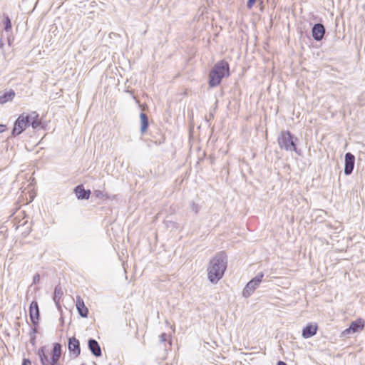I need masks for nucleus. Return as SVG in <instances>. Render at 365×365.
<instances>
[{
	"label": "nucleus",
	"mask_w": 365,
	"mask_h": 365,
	"mask_svg": "<svg viewBox=\"0 0 365 365\" xmlns=\"http://www.w3.org/2000/svg\"><path fill=\"white\" fill-rule=\"evenodd\" d=\"M227 267V256L224 251L218 252L210 260L207 277L212 284H217L224 276Z\"/></svg>",
	"instance_id": "nucleus-1"
},
{
	"label": "nucleus",
	"mask_w": 365,
	"mask_h": 365,
	"mask_svg": "<svg viewBox=\"0 0 365 365\" xmlns=\"http://www.w3.org/2000/svg\"><path fill=\"white\" fill-rule=\"evenodd\" d=\"M230 76V64L225 59L215 63L208 75V85L210 88L218 86L223 78Z\"/></svg>",
	"instance_id": "nucleus-2"
},
{
	"label": "nucleus",
	"mask_w": 365,
	"mask_h": 365,
	"mask_svg": "<svg viewBox=\"0 0 365 365\" xmlns=\"http://www.w3.org/2000/svg\"><path fill=\"white\" fill-rule=\"evenodd\" d=\"M61 353L62 345L60 343H54L51 351V357H48L50 352L46 346H42L38 349L37 355L42 365H62L59 362Z\"/></svg>",
	"instance_id": "nucleus-3"
},
{
	"label": "nucleus",
	"mask_w": 365,
	"mask_h": 365,
	"mask_svg": "<svg viewBox=\"0 0 365 365\" xmlns=\"http://www.w3.org/2000/svg\"><path fill=\"white\" fill-rule=\"evenodd\" d=\"M299 138L289 130H282L277 138L279 147L288 152H294L298 155H302V150L297 148Z\"/></svg>",
	"instance_id": "nucleus-4"
},
{
	"label": "nucleus",
	"mask_w": 365,
	"mask_h": 365,
	"mask_svg": "<svg viewBox=\"0 0 365 365\" xmlns=\"http://www.w3.org/2000/svg\"><path fill=\"white\" fill-rule=\"evenodd\" d=\"M29 113H22L16 119L11 130V136L15 138L24 133L29 127Z\"/></svg>",
	"instance_id": "nucleus-5"
},
{
	"label": "nucleus",
	"mask_w": 365,
	"mask_h": 365,
	"mask_svg": "<svg viewBox=\"0 0 365 365\" xmlns=\"http://www.w3.org/2000/svg\"><path fill=\"white\" fill-rule=\"evenodd\" d=\"M263 277L264 273L261 272H259L254 278L250 280L242 290V296L245 298L249 297L259 287Z\"/></svg>",
	"instance_id": "nucleus-6"
},
{
	"label": "nucleus",
	"mask_w": 365,
	"mask_h": 365,
	"mask_svg": "<svg viewBox=\"0 0 365 365\" xmlns=\"http://www.w3.org/2000/svg\"><path fill=\"white\" fill-rule=\"evenodd\" d=\"M29 317L34 327H38L40 319V311L36 300H33L29 305Z\"/></svg>",
	"instance_id": "nucleus-7"
},
{
	"label": "nucleus",
	"mask_w": 365,
	"mask_h": 365,
	"mask_svg": "<svg viewBox=\"0 0 365 365\" xmlns=\"http://www.w3.org/2000/svg\"><path fill=\"white\" fill-rule=\"evenodd\" d=\"M364 324L365 322L361 318L351 322L349 324V327L342 332V335L346 336L350 334H354L362 331L364 328Z\"/></svg>",
	"instance_id": "nucleus-8"
},
{
	"label": "nucleus",
	"mask_w": 365,
	"mask_h": 365,
	"mask_svg": "<svg viewBox=\"0 0 365 365\" xmlns=\"http://www.w3.org/2000/svg\"><path fill=\"white\" fill-rule=\"evenodd\" d=\"M326 34V28L322 23H316L312 28V36L316 41H321Z\"/></svg>",
	"instance_id": "nucleus-9"
},
{
	"label": "nucleus",
	"mask_w": 365,
	"mask_h": 365,
	"mask_svg": "<svg viewBox=\"0 0 365 365\" xmlns=\"http://www.w3.org/2000/svg\"><path fill=\"white\" fill-rule=\"evenodd\" d=\"M355 165V156L348 152L344 156V174L349 175L352 173Z\"/></svg>",
	"instance_id": "nucleus-10"
},
{
	"label": "nucleus",
	"mask_w": 365,
	"mask_h": 365,
	"mask_svg": "<svg viewBox=\"0 0 365 365\" xmlns=\"http://www.w3.org/2000/svg\"><path fill=\"white\" fill-rule=\"evenodd\" d=\"M68 349L71 354H73L74 358L78 357L81 354L80 341L75 336H71L68 340Z\"/></svg>",
	"instance_id": "nucleus-11"
},
{
	"label": "nucleus",
	"mask_w": 365,
	"mask_h": 365,
	"mask_svg": "<svg viewBox=\"0 0 365 365\" xmlns=\"http://www.w3.org/2000/svg\"><path fill=\"white\" fill-rule=\"evenodd\" d=\"M73 192L78 200H88L91 194V191L90 190H86L84 186L81 184L74 187Z\"/></svg>",
	"instance_id": "nucleus-12"
},
{
	"label": "nucleus",
	"mask_w": 365,
	"mask_h": 365,
	"mask_svg": "<svg viewBox=\"0 0 365 365\" xmlns=\"http://www.w3.org/2000/svg\"><path fill=\"white\" fill-rule=\"evenodd\" d=\"M76 307L78 314L83 318H87L89 311L85 305L83 299L80 297L77 296L76 299Z\"/></svg>",
	"instance_id": "nucleus-13"
},
{
	"label": "nucleus",
	"mask_w": 365,
	"mask_h": 365,
	"mask_svg": "<svg viewBox=\"0 0 365 365\" xmlns=\"http://www.w3.org/2000/svg\"><path fill=\"white\" fill-rule=\"evenodd\" d=\"M88 347L91 354L96 357L102 356L101 348L99 343L94 339L90 338L88 340Z\"/></svg>",
	"instance_id": "nucleus-14"
},
{
	"label": "nucleus",
	"mask_w": 365,
	"mask_h": 365,
	"mask_svg": "<svg viewBox=\"0 0 365 365\" xmlns=\"http://www.w3.org/2000/svg\"><path fill=\"white\" fill-rule=\"evenodd\" d=\"M29 127L31 126L33 129L43 128L42 121L39 118V114L36 111H32L29 113Z\"/></svg>",
	"instance_id": "nucleus-15"
},
{
	"label": "nucleus",
	"mask_w": 365,
	"mask_h": 365,
	"mask_svg": "<svg viewBox=\"0 0 365 365\" xmlns=\"http://www.w3.org/2000/svg\"><path fill=\"white\" fill-rule=\"evenodd\" d=\"M318 329V326L317 324H313L312 323H309L305 327L302 329V336L304 339H309L317 334Z\"/></svg>",
	"instance_id": "nucleus-16"
},
{
	"label": "nucleus",
	"mask_w": 365,
	"mask_h": 365,
	"mask_svg": "<svg viewBox=\"0 0 365 365\" xmlns=\"http://www.w3.org/2000/svg\"><path fill=\"white\" fill-rule=\"evenodd\" d=\"M140 133L144 135L148 132V129L149 127V118L146 113L141 112L140 113Z\"/></svg>",
	"instance_id": "nucleus-17"
},
{
	"label": "nucleus",
	"mask_w": 365,
	"mask_h": 365,
	"mask_svg": "<svg viewBox=\"0 0 365 365\" xmlns=\"http://www.w3.org/2000/svg\"><path fill=\"white\" fill-rule=\"evenodd\" d=\"M15 96V92L14 90L10 89L8 91H5L4 93L0 95V104H4L9 101H11Z\"/></svg>",
	"instance_id": "nucleus-18"
},
{
	"label": "nucleus",
	"mask_w": 365,
	"mask_h": 365,
	"mask_svg": "<svg viewBox=\"0 0 365 365\" xmlns=\"http://www.w3.org/2000/svg\"><path fill=\"white\" fill-rule=\"evenodd\" d=\"M2 24L4 29L6 33L11 32L12 30V24L10 17L6 14H3Z\"/></svg>",
	"instance_id": "nucleus-19"
},
{
	"label": "nucleus",
	"mask_w": 365,
	"mask_h": 365,
	"mask_svg": "<svg viewBox=\"0 0 365 365\" xmlns=\"http://www.w3.org/2000/svg\"><path fill=\"white\" fill-rule=\"evenodd\" d=\"M93 195L96 197V198H98V199H102V200H113L115 198V195L113 196H110V195H108V193H105L103 192V191L101 190H96L93 191Z\"/></svg>",
	"instance_id": "nucleus-20"
},
{
	"label": "nucleus",
	"mask_w": 365,
	"mask_h": 365,
	"mask_svg": "<svg viewBox=\"0 0 365 365\" xmlns=\"http://www.w3.org/2000/svg\"><path fill=\"white\" fill-rule=\"evenodd\" d=\"M63 295V292L61 286L60 284L56 285L54 288L53 300L60 301Z\"/></svg>",
	"instance_id": "nucleus-21"
},
{
	"label": "nucleus",
	"mask_w": 365,
	"mask_h": 365,
	"mask_svg": "<svg viewBox=\"0 0 365 365\" xmlns=\"http://www.w3.org/2000/svg\"><path fill=\"white\" fill-rule=\"evenodd\" d=\"M153 139L150 140V142L154 143L156 145H160L165 143V137L163 135H160L159 138H157L155 135H152Z\"/></svg>",
	"instance_id": "nucleus-22"
},
{
	"label": "nucleus",
	"mask_w": 365,
	"mask_h": 365,
	"mask_svg": "<svg viewBox=\"0 0 365 365\" xmlns=\"http://www.w3.org/2000/svg\"><path fill=\"white\" fill-rule=\"evenodd\" d=\"M190 208L192 212L197 215L200 209V206L198 204H196L195 202L192 201L190 203Z\"/></svg>",
	"instance_id": "nucleus-23"
},
{
	"label": "nucleus",
	"mask_w": 365,
	"mask_h": 365,
	"mask_svg": "<svg viewBox=\"0 0 365 365\" xmlns=\"http://www.w3.org/2000/svg\"><path fill=\"white\" fill-rule=\"evenodd\" d=\"M159 340L161 343H164L165 341H167L168 340V335L166 333H162L160 336H159Z\"/></svg>",
	"instance_id": "nucleus-24"
},
{
	"label": "nucleus",
	"mask_w": 365,
	"mask_h": 365,
	"mask_svg": "<svg viewBox=\"0 0 365 365\" xmlns=\"http://www.w3.org/2000/svg\"><path fill=\"white\" fill-rule=\"evenodd\" d=\"M39 281H40V274L38 273H36L33 277L32 284H36L38 283Z\"/></svg>",
	"instance_id": "nucleus-25"
},
{
	"label": "nucleus",
	"mask_w": 365,
	"mask_h": 365,
	"mask_svg": "<svg viewBox=\"0 0 365 365\" xmlns=\"http://www.w3.org/2000/svg\"><path fill=\"white\" fill-rule=\"evenodd\" d=\"M257 0H247V7L250 9L252 8V6H254V4H255V2L257 1Z\"/></svg>",
	"instance_id": "nucleus-26"
},
{
	"label": "nucleus",
	"mask_w": 365,
	"mask_h": 365,
	"mask_svg": "<svg viewBox=\"0 0 365 365\" xmlns=\"http://www.w3.org/2000/svg\"><path fill=\"white\" fill-rule=\"evenodd\" d=\"M21 365H31V361L29 359L24 358Z\"/></svg>",
	"instance_id": "nucleus-27"
},
{
	"label": "nucleus",
	"mask_w": 365,
	"mask_h": 365,
	"mask_svg": "<svg viewBox=\"0 0 365 365\" xmlns=\"http://www.w3.org/2000/svg\"><path fill=\"white\" fill-rule=\"evenodd\" d=\"M55 304H56V307L57 308V309L61 312V314L62 313V308H61V304H60V301H53Z\"/></svg>",
	"instance_id": "nucleus-28"
},
{
	"label": "nucleus",
	"mask_w": 365,
	"mask_h": 365,
	"mask_svg": "<svg viewBox=\"0 0 365 365\" xmlns=\"http://www.w3.org/2000/svg\"><path fill=\"white\" fill-rule=\"evenodd\" d=\"M38 331V327H34L30 332V335H35Z\"/></svg>",
	"instance_id": "nucleus-29"
},
{
	"label": "nucleus",
	"mask_w": 365,
	"mask_h": 365,
	"mask_svg": "<svg viewBox=\"0 0 365 365\" xmlns=\"http://www.w3.org/2000/svg\"><path fill=\"white\" fill-rule=\"evenodd\" d=\"M31 337H30V343L32 344V345H34L35 343H36V336L35 335H30Z\"/></svg>",
	"instance_id": "nucleus-30"
},
{
	"label": "nucleus",
	"mask_w": 365,
	"mask_h": 365,
	"mask_svg": "<svg viewBox=\"0 0 365 365\" xmlns=\"http://www.w3.org/2000/svg\"><path fill=\"white\" fill-rule=\"evenodd\" d=\"M6 130V125L4 124H0V133L4 132Z\"/></svg>",
	"instance_id": "nucleus-31"
},
{
	"label": "nucleus",
	"mask_w": 365,
	"mask_h": 365,
	"mask_svg": "<svg viewBox=\"0 0 365 365\" xmlns=\"http://www.w3.org/2000/svg\"><path fill=\"white\" fill-rule=\"evenodd\" d=\"M277 365H287V364L284 361L279 360L277 361Z\"/></svg>",
	"instance_id": "nucleus-32"
},
{
	"label": "nucleus",
	"mask_w": 365,
	"mask_h": 365,
	"mask_svg": "<svg viewBox=\"0 0 365 365\" xmlns=\"http://www.w3.org/2000/svg\"><path fill=\"white\" fill-rule=\"evenodd\" d=\"M258 1L259 2L260 9L262 11V9L264 8L263 1L262 0H258Z\"/></svg>",
	"instance_id": "nucleus-33"
},
{
	"label": "nucleus",
	"mask_w": 365,
	"mask_h": 365,
	"mask_svg": "<svg viewBox=\"0 0 365 365\" xmlns=\"http://www.w3.org/2000/svg\"><path fill=\"white\" fill-rule=\"evenodd\" d=\"M213 118H214V115L212 113H210L209 118H207L206 120L207 122H210V120L211 119H212Z\"/></svg>",
	"instance_id": "nucleus-34"
},
{
	"label": "nucleus",
	"mask_w": 365,
	"mask_h": 365,
	"mask_svg": "<svg viewBox=\"0 0 365 365\" xmlns=\"http://www.w3.org/2000/svg\"><path fill=\"white\" fill-rule=\"evenodd\" d=\"M81 365H86L85 364H82Z\"/></svg>",
	"instance_id": "nucleus-35"
}]
</instances>
